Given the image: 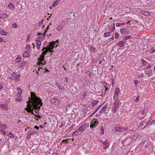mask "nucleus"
Returning a JSON list of instances; mask_svg holds the SVG:
<instances>
[{
  "label": "nucleus",
  "instance_id": "nucleus-35",
  "mask_svg": "<svg viewBox=\"0 0 155 155\" xmlns=\"http://www.w3.org/2000/svg\"><path fill=\"white\" fill-rule=\"evenodd\" d=\"M16 60L17 62H19L21 61V58L20 57H18L16 58Z\"/></svg>",
  "mask_w": 155,
  "mask_h": 155
},
{
  "label": "nucleus",
  "instance_id": "nucleus-27",
  "mask_svg": "<svg viewBox=\"0 0 155 155\" xmlns=\"http://www.w3.org/2000/svg\"><path fill=\"white\" fill-rule=\"evenodd\" d=\"M29 56V54L28 52H25L23 54V57L24 58L28 57Z\"/></svg>",
  "mask_w": 155,
  "mask_h": 155
},
{
  "label": "nucleus",
  "instance_id": "nucleus-50",
  "mask_svg": "<svg viewBox=\"0 0 155 155\" xmlns=\"http://www.w3.org/2000/svg\"><path fill=\"white\" fill-rule=\"evenodd\" d=\"M151 68V66L150 64H149L146 67V68L148 69H150Z\"/></svg>",
  "mask_w": 155,
  "mask_h": 155
},
{
  "label": "nucleus",
  "instance_id": "nucleus-8",
  "mask_svg": "<svg viewBox=\"0 0 155 155\" xmlns=\"http://www.w3.org/2000/svg\"><path fill=\"white\" fill-rule=\"evenodd\" d=\"M50 101L52 104L54 105H58L60 104L59 101L56 97H54L53 99H51Z\"/></svg>",
  "mask_w": 155,
  "mask_h": 155
},
{
  "label": "nucleus",
  "instance_id": "nucleus-44",
  "mask_svg": "<svg viewBox=\"0 0 155 155\" xmlns=\"http://www.w3.org/2000/svg\"><path fill=\"white\" fill-rule=\"evenodd\" d=\"M12 26L13 28H16L18 27V25L15 23L13 24L12 25Z\"/></svg>",
  "mask_w": 155,
  "mask_h": 155
},
{
  "label": "nucleus",
  "instance_id": "nucleus-43",
  "mask_svg": "<svg viewBox=\"0 0 155 155\" xmlns=\"http://www.w3.org/2000/svg\"><path fill=\"white\" fill-rule=\"evenodd\" d=\"M39 39H40V35H41L42 36H43V38L45 36V35H46V31H45V33H44V35H42V34H41V33H39Z\"/></svg>",
  "mask_w": 155,
  "mask_h": 155
},
{
  "label": "nucleus",
  "instance_id": "nucleus-62",
  "mask_svg": "<svg viewBox=\"0 0 155 155\" xmlns=\"http://www.w3.org/2000/svg\"><path fill=\"white\" fill-rule=\"evenodd\" d=\"M83 97L84 98L86 96V94H84L82 95Z\"/></svg>",
  "mask_w": 155,
  "mask_h": 155
},
{
  "label": "nucleus",
  "instance_id": "nucleus-61",
  "mask_svg": "<svg viewBox=\"0 0 155 155\" xmlns=\"http://www.w3.org/2000/svg\"><path fill=\"white\" fill-rule=\"evenodd\" d=\"M52 155H58V153L55 152L52 153Z\"/></svg>",
  "mask_w": 155,
  "mask_h": 155
},
{
  "label": "nucleus",
  "instance_id": "nucleus-48",
  "mask_svg": "<svg viewBox=\"0 0 155 155\" xmlns=\"http://www.w3.org/2000/svg\"><path fill=\"white\" fill-rule=\"evenodd\" d=\"M57 4H58V1H56L54 3V4H53L52 5L53 6H55L56 5H57Z\"/></svg>",
  "mask_w": 155,
  "mask_h": 155
},
{
  "label": "nucleus",
  "instance_id": "nucleus-20",
  "mask_svg": "<svg viewBox=\"0 0 155 155\" xmlns=\"http://www.w3.org/2000/svg\"><path fill=\"white\" fill-rule=\"evenodd\" d=\"M47 123L46 122H45L44 123V124H41L39 125V127L41 129H44L47 127V125L46 124Z\"/></svg>",
  "mask_w": 155,
  "mask_h": 155
},
{
  "label": "nucleus",
  "instance_id": "nucleus-63",
  "mask_svg": "<svg viewBox=\"0 0 155 155\" xmlns=\"http://www.w3.org/2000/svg\"><path fill=\"white\" fill-rule=\"evenodd\" d=\"M65 81L67 82L68 81V78L67 77H66L65 78Z\"/></svg>",
  "mask_w": 155,
  "mask_h": 155
},
{
  "label": "nucleus",
  "instance_id": "nucleus-2",
  "mask_svg": "<svg viewBox=\"0 0 155 155\" xmlns=\"http://www.w3.org/2000/svg\"><path fill=\"white\" fill-rule=\"evenodd\" d=\"M53 49H42V51H43L41 55H39V65L43 61H44V55L48 52H52V50Z\"/></svg>",
  "mask_w": 155,
  "mask_h": 155
},
{
  "label": "nucleus",
  "instance_id": "nucleus-45",
  "mask_svg": "<svg viewBox=\"0 0 155 155\" xmlns=\"http://www.w3.org/2000/svg\"><path fill=\"white\" fill-rule=\"evenodd\" d=\"M139 98H140L139 96H138L137 97V98H136V99L135 100V102H138L139 101Z\"/></svg>",
  "mask_w": 155,
  "mask_h": 155
},
{
  "label": "nucleus",
  "instance_id": "nucleus-16",
  "mask_svg": "<svg viewBox=\"0 0 155 155\" xmlns=\"http://www.w3.org/2000/svg\"><path fill=\"white\" fill-rule=\"evenodd\" d=\"M55 85L58 87V89L60 90H63L64 89V87L58 82L56 83Z\"/></svg>",
  "mask_w": 155,
  "mask_h": 155
},
{
  "label": "nucleus",
  "instance_id": "nucleus-57",
  "mask_svg": "<svg viewBox=\"0 0 155 155\" xmlns=\"http://www.w3.org/2000/svg\"><path fill=\"white\" fill-rule=\"evenodd\" d=\"M116 25L117 27H119V26H120V23H116Z\"/></svg>",
  "mask_w": 155,
  "mask_h": 155
},
{
  "label": "nucleus",
  "instance_id": "nucleus-19",
  "mask_svg": "<svg viewBox=\"0 0 155 155\" xmlns=\"http://www.w3.org/2000/svg\"><path fill=\"white\" fill-rule=\"evenodd\" d=\"M85 126H81L78 129V130L80 131L81 133H83L85 131Z\"/></svg>",
  "mask_w": 155,
  "mask_h": 155
},
{
  "label": "nucleus",
  "instance_id": "nucleus-26",
  "mask_svg": "<svg viewBox=\"0 0 155 155\" xmlns=\"http://www.w3.org/2000/svg\"><path fill=\"white\" fill-rule=\"evenodd\" d=\"M27 64V63L25 62H21L19 64V67H24Z\"/></svg>",
  "mask_w": 155,
  "mask_h": 155
},
{
  "label": "nucleus",
  "instance_id": "nucleus-54",
  "mask_svg": "<svg viewBox=\"0 0 155 155\" xmlns=\"http://www.w3.org/2000/svg\"><path fill=\"white\" fill-rule=\"evenodd\" d=\"M134 83L136 85L138 83V81L137 80H135L134 81Z\"/></svg>",
  "mask_w": 155,
  "mask_h": 155
},
{
  "label": "nucleus",
  "instance_id": "nucleus-60",
  "mask_svg": "<svg viewBox=\"0 0 155 155\" xmlns=\"http://www.w3.org/2000/svg\"><path fill=\"white\" fill-rule=\"evenodd\" d=\"M30 35L28 36V37L27 38V39H26V41L27 42H28L29 41V39H30Z\"/></svg>",
  "mask_w": 155,
  "mask_h": 155
},
{
  "label": "nucleus",
  "instance_id": "nucleus-55",
  "mask_svg": "<svg viewBox=\"0 0 155 155\" xmlns=\"http://www.w3.org/2000/svg\"><path fill=\"white\" fill-rule=\"evenodd\" d=\"M155 121L154 120H153L151 121L150 124V125L152 124H154L155 125Z\"/></svg>",
  "mask_w": 155,
  "mask_h": 155
},
{
  "label": "nucleus",
  "instance_id": "nucleus-11",
  "mask_svg": "<svg viewBox=\"0 0 155 155\" xmlns=\"http://www.w3.org/2000/svg\"><path fill=\"white\" fill-rule=\"evenodd\" d=\"M131 141V138L130 137H127V138L124 140L122 141V143H127V145H129Z\"/></svg>",
  "mask_w": 155,
  "mask_h": 155
},
{
  "label": "nucleus",
  "instance_id": "nucleus-46",
  "mask_svg": "<svg viewBox=\"0 0 155 155\" xmlns=\"http://www.w3.org/2000/svg\"><path fill=\"white\" fill-rule=\"evenodd\" d=\"M69 140V139H66L65 140H64L63 141V142H67V143H68V140Z\"/></svg>",
  "mask_w": 155,
  "mask_h": 155
},
{
  "label": "nucleus",
  "instance_id": "nucleus-4",
  "mask_svg": "<svg viewBox=\"0 0 155 155\" xmlns=\"http://www.w3.org/2000/svg\"><path fill=\"white\" fill-rule=\"evenodd\" d=\"M10 78L12 80H14L16 82H18L19 81L20 78V75L19 74H17L15 72H13Z\"/></svg>",
  "mask_w": 155,
  "mask_h": 155
},
{
  "label": "nucleus",
  "instance_id": "nucleus-36",
  "mask_svg": "<svg viewBox=\"0 0 155 155\" xmlns=\"http://www.w3.org/2000/svg\"><path fill=\"white\" fill-rule=\"evenodd\" d=\"M98 123V121H96L94 122L93 124L94 125V127H95L97 126Z\"/></svg>",
  "mask_w": 155,
  "mask_h": 155
},
{
  "label": "nucleus",
  "instance_id": "nucleus-47",
  "mask_svg": "<svg viewBox=\"0 0 155 155\" xmlns=\"http://www.w3.org/2000/svg\"><path fill=\"white\" fill-rule=\"evenodd\" d=\"M150 52L151 53H152L153 52H155V49H150Z\"/></svg>",
  "mask_w": 155,
  "mask_h": 155
},
{
  "label": "nucleus",
  "instance_id": "nucleus-6",
  "mask_svg": "<svg viewBox=\"0 0 155 155\" xmlns=\"http://www.w3.org/2000/svg\"><path fill=\"white\" fill-rule=\"evenodd\" d=\"M114 129L117 132H123L127 129V128H125L123 127H121L120 126L117 125L114 127Z\"/></svg>",
  "mask_w": 155,
  "mask_h": 155
},
{
  "label": "nucleus",
  "instance_id": "nucleus-37",
  "mask_svg": "<svg viewBox=\"0 0 155 155\" xmlns=\"http://www.w3.org/2000/svg\"><path fill=\"white\" fill-rule=\"evenodd\" d=\"M0 127L2 129H6V127L4 124H1L0 125Z\"/></svg>",
  "mask_w": 155,
  "mask_h": 155
},
{
  "label": "nucleus",
  "instance_id": "nucleus-1",
  "mask_svg": "<svg viewBox=\"0 0 155 155\" xmlns=\"http://www.w3.org/2000/svg\"><path fill=\"white\" fill-rule=\"evenodd\" d=\"M31 97H29V103H28L27 106L30 110H32L34 108H36L38 110L37 111H35L38 114V111L39 109V98L37 97L36 95L33 93L31 92ZM37 110H36L35 111Z\"/></svg>",
  "mask_w": 155,
  "mask_h": 155
},
{
  "label": "nucleus",
  "instance_id": "nucleus-15",
  "mask_svg": "<svg viewBox=\"0 0 155 155\" xmlns=\"http://www.w3.org/2000/svg\"><path fill=\"white\" fill-rule=\"evenodd\" d=\"M99 102V101H95L93 100L91 102L92 106L90 108L91 109H93V108L95 106L98 104Z\"/></svg>",
  "mask_w": 155,
  "mask_h": 155
},
{
  "label": "nucleus",
  "instance_id": "nucleus-30",
  "mask_svg": "<svg viewBox=\"0 0 155 155\" xmlns=\"http://www.w3.org/2000/svg\"><path fill=\"white\" fill-rule=\"evenodd\" d=\"M100 130L101 131L100 134H101L102 135L104 133V128L102 126L101 127V128Z\"/></svg>",
  "mask_w": 155,
  "mask_h": 155
},
{
  "label": "nucleus",
  "instance_id": "nucleus-25",
  "mask_svg": "<svg viewBox=\"0 0 155 155\" xmlns=\"http://www.w3.org/2000/svg\"><path fill=\"white\" fill-rule=\"evenodd\" d=\"M8 7L11 9H13L15 8V7L12 3H10L8 5Z\"/></svg>",
  "mask_w": 155,
  "mask_h": 155
},
{
  "label": "nucleus",
  "instance_id": "nucleus-56",
  "mask_svg": "<svg viewBox=\"0 0 155 155\" xmlns=\"http://www.w3.org/2000/svg\"><path fill=\"white\" fill-rule=\"evenodd\" d=\"M150 45L151 46H153V45H155V41H153L151 43Z\"/></svg>",
  "mask_w": 155,
  "mask_h": 155
},
{
  "label": "nucleus",
  "instance_id": "nucleus-53",
  "mask_svg": "<svg viewBox=\"0 0 155 155\" xmlns=\"http://www.w3.org/2000/svg\"><path fill=\"white\" fill-rule=\"evenodd\" d=\"M17 89L19 91H21V93H20V94H21L22 92V91L21 90V89L19 87H18L17 88Z\"/></svg>",
  "mask_w": 155,
  "mask_h": 155
},
{
  "label": "nucleus",
  "instance_id": "nucleus-7",
  "mask_svg": "<svg viewBox=\"0 0 155 155\" xmlns=\"http://www.w3.org/2000/svg\"><path fill=\"white\" fill-rule=\"evenodd\" d=\"M120 89L118 88L115 89L114 93V94L113 100L118 99V95L120 93Z\"/></svg>",
  "mask_w": 155,
  "mask_h": 155
},
{
  "label": "nucleus",
  "instance_id": "nucleus-33",
  "mask_svg": "<svg viewBox=\"0 0 155 155\" xmlns=\"http://www.w3.org/2000/svg\"><path fill=\"white\" fill-rule=\"evenodd\" d=\"M78 131H75L72 133V135L73 136H75L78 135Z\"/></svg>",
  "mask_w": 155,
  "mask_h": 155
},
{
  "label": "nucleus",
  "instance_id": "nucleus-29",
  "mask_svg": "<svg viewBox=\"0 0 155 155\" xmlns=\"http://www.w3.org/2000/svg\"><path fill=\"white\" fill-rule=\"evenodd\" d=\"M3 16L2 18H8L9 17V14H7L6 13H5L2 15Z\"/></svg>",
  "mask_w": 155,
  "mask_h": 155
},
{
  "label": "nucleus",
  "instance_id": "nucleus-18",
  "mask_svg": "<svg viewBox=\"0 0 155 155\" xmlns=\"http://www.w3.org/2000/svg\"><path fill=\"white\" fill-rule=\"evenodd\" d=\"M120 32L121 34H126L128 33V30L126 28H122L120 29Z\"/></svg>",
  "mask_w": 155,
  "mask_h": 155
},
{
  "label": "nucleus",
  "instance_id": "nucleus-3",
  "mask_svg": "<svg viewBox=\"0 0 155 155\" xmlns=\"http://www.w3.org/2000/svg\"><path fill=\"white\" fill-rule=\"evenodd\" d=\"M114 100V102L113 104V106L111 110L113 112L115 113L117 109L118 108L120 104H121V103L120 102V101L118 99Z\"/></svg>",
  "mask_w": 155,
  "mask_h": 155
},
{
  "label": "nucleus",
  "instance_id": "nucleus-17",
  "mask_svg": "<svg viewBox=\"0 0 155 155\" xmlns=\"http://www.w3.org/2000/svg\"><path fill=\"white\" fill-rule=\"evenodd\" d=\"M64 25L65 24L63 22H62L57 27L56 29L58 31H60Z\"/></svg>",
  "mask_w": 155,
  "mask_h": 155
},
{
  "label": "nucleus",
  "instance_id": "nucleus-12",
  "mask_svg": "<svg viewBox=\"0 0 155 155\" xmlns=\"http://www.w3.org/2000/svg\"><path fill=\"white\" fill-rule=\"evenodd\" d=\"M148 124V123L146 122H142L139 126L138 129L139 130H141L142 129H143Z\"/></svg>",
  "mask_w": 155,
  "mask_h": 155
},
{
  "label": "nucleus",
  "instance_id": "nucleus-23",
  "mask_svg": "<svg viewBox=\"0 0 155 155\" xmlns=\"http://www.w3.org/2000/svg\"><path fill=\"white\" fill-rule=\"evenodd\" d=\"M142 14L146 16H148L150 14V12L147 11H143L142 12Z\"/></svg>",
  "mask_w": 155,
  "mask_h": 155
},
{
  "label": "nucleus",
  "instance_id": "nucleus-28",
  "mask_svg": "<svg viewBox=\"0 0 155 155\" xmlns=\"http://www.w3.org/2000/svg\"><path fill=\"white\" fill-rule=\"evenodd\" d=\"M7 136L10 138H14L15 136L14 134H12V133H10L7 135Z\"/></svg>",
  "mask_w": 155,
  "mask_h": 155
},
{
  "label": "nucleus",
  "instance_id": "nucleus-10",
  "mask_svg": "<svg viewBox=\"0 0 155 155\" xmlns=\"http://www.w3.org/2000/svg\"><path fill=\"white\" fill-rule=\"evenodd\" d=\"M58 45L55 44V42L54 41L51 42L49 44V48L47 47L43 48H56L58 46Z\"/></svg>",
  "mask_w": 155,
  "mask_h": 155
},
{
  "label": "nucleus",
  "instance_id": "nucleus-40",
  "mask_svg": "<svg viewBox=\"0 0 155 155\" xmlns=\"http://www.w3.org/2000/svg\"><path fill=\"white\" fill-rule=\"evenodd\" d=\"M119 36V34L118 33H116L115 35V38L117 39Z\"/></svg>",
  "mask_w": 155,
  "mask_h": 155
},
{
  "label": "nucleus",
  "instance_id": "nucleus-39",
  "mask_svg": "<svg viewBox=\"0 0 155 155\" xmlns=\"http://www.w3.org/2000/svg\"><path fill=\"white\" fill-rule=\"evenodd\" d=\"M101 105H100L96 110L93 113L92 115L94 114L99 109V108L101 107Z\"/></svg>",
  "mask_w": 155,
  "mask_h": 155
},
{
  "label": "nucleus",
  "instance_id": "nucleus-14",
  "mask_svg": "<svg viewBox=\"0 0 155 155\" xmlns=\"http://www.w3.org/2000/svg\"><path fill=\"white\" fill-rule=\"evenodd\" d=\"M0 107L2 109L5 110H8V106L7 104H0Z\"/></svg>",
  "mask_w": 155,
  "mask_h": 155
},
{
  "label": "nucleus",
  "instance_id": "nucleus-13",
  "mask_svg": "<svg viewBox=\"0 0 155 155\" xmlns=\"http://www.w3.org/2000/svg\"><path fill=\"white\" fill-rule=\"evenodd\" d=\"M107 107V104H106L100 108L99 112L100 114L105 113L106 112V109Z\"/></svg>",
  "mask_w": 155,
  "mask_h": 155
},
{
  "label": "nucleus",
  "instance_id": "nucleus-52",
  "mask_svg": "<svg viewBox=\"0 0 155 155\" xmlns=\"http://www.w3.org/2000/svg\"><path fill=\"white\" fill-rule=\"evenodd\" d=\"M16 100L18 101H21V99L20 98H16Z\"/></svg>",
  "mask_w": 155,
  "mask_h": 155
},
{
  "label": "nucleus",
  "instance_id": "nucleus-31",
  "mask_svg": "<svg viewBox=\"0 0 155 155\" xmlns=\"http://www.w3.org/2000/svg\"><path fill=\"white\" fill-rule=\"evenodd\" d=\"M150 146V144L148 143H146L144 146V148L146 149H149Z\"/></svg>",
  "mask_w": 155,
  "mask_h": 155
},
{
  "label": "nucleus",
  "instance_id": "nucleus-34",
  "mask_svg": "<svg viewBox=\"0 0 155 155\" xmlns=\"http://www.w3.org/2000/svg\"><path fill=\"white\" fill-rule=\"evenodd\" d=\"M131 37V36L130 35H127L125 37H124L123 38V40H126L127 39L130 38Z\"/></svg>",
  "mask_w": 155,
  "mask_h": 155
},
{
  "label": "nucleus",
  "instance_id": "nucleus-59",
  "mask_svg": "<svg viewBox=\"0 0 155 155\" xmlns=\"http://www.w3.org/2000/svg\"><path fill=\"white\" fill-rule=\"evenodd\" d=\"M30 47L29 45H27L25 48H30Z\"/></svg>",
  "mask_w": 155,
  "mask_h": 155
},
{
  "label": "nucleus",
  "instance_id": "nucleus-49",
  "mask_svg": "<svg viewBox=\"0 0 155 155\" xmlns=\"http://www.w3.org/2000/svg\"><path fill=\"white\" fill-rule=\"evenodd\" d=\"M39 41V38H38V40L36 41L37 42V48H38V47L39 46V44H38V41Z\"/></svg>",
  "mask_w": 155,
  "mask_h": 155
},
{
  "label": "nucleus",
  "instance_id": "nucleus-41",
  "mask_svg": "<svg viewBox=\"0 0 155 155\" xmlns=\"http://www.w3.org/2000/svg\"><path fill=\"white\" fill-rule=\"evenodd\" d=\"M132 152L131 151L128 152L126 154V155H132Z\"/></svg>",
  "mask_w": 155,
  "mask_h": 155
},
{
  "label": "nucleus",
  "instance_id": "nucleus-21",
  "mask_svg": "<svg viewBox=\"0 0 155 155\" xmlns=\"http://www.w3.org/2000/svg\"><path fill=\"white\" fill-rule=\"evenodd\" d=\"M124 42L123 41H119L117 44V45L119 46L120 47H122L124 45Z\"/></svg>",
  "mask_w": 155,
  "mask_h": 155
},
{
  "label": "nucleus",
  "instance_id": "nucleus-24",
  "mask_svg": "<svg viewBox=\"0 0 155 155\" xmlns=\"http://www.w3.org/2000/svg\"><path fill=\"white\" fill-rule=\"evenodd\" d=\"M111 33V31L105 32L104 34V36L105 37H108L110 35Z\"/></svg>",
  "mask_w": 155,
  "mask_h": 155
},
{
  "label": "nucleus",
  "instance_id": "nucleus-42",
  "mask_svg": "<svg viewBox=\"0 0 155 155\" xmlns=\"http://www.w3.org/2000/svg\"><path fill=\"white\" fill-rule=\"evenodd\" d=\"M39 105L42 106L43 104L42 103V100L41 99V98H39Z\"/></svg>",
  "mask_w": 155,
  "mask_h": 155
},
{
  "label": "nucleus",
  "instance_id": "nucleus-5",
  "mask_svg": "<svg viewBox=\"0 0 155 155\" xmlns=\"http://www.w3.org/2000/svg\"><path fill=\"white\" fill-rule=\"evenodd\" d=\"M146 113L143 110H140L138 111L137 116L140 119H143L146 115Z\"/></svg>",
  "mask_w": 155,
  "mask_h": 155
},
{
  "label": "nucleus",
  "instance_id": "nucleus-51",
  "mask_svg": "<svg viewBox=\"0 0 155 155\" xmlns=\"http://www.w3.org/2000/svg\"><path fill=\"white\" fill-rule=\"evenodd\" d=\"M90 127L91 128H92L94 127V125L93 124H91L90 125Z\"/></svg>",
  "mask_w": 155,
  "mask_h": 155
},
{
  "label": "nucleus",
  "instance_id": "nucleus-9",
  "mask_svg": "<svg viewBox=\"0 0 155 155\" xmlns=\"http://www.w3.org/2000/svg\"><path fill=\"white\" fill-rule=\"evenodd\" d=\"M100 141L101 142L103 143L104 146L103 149L105 150L109 147L110 142L107 140H106L104 142H103L101 140H100Z\"/></svg>",
  "mask_w": 155,
  "mask_h": 155
},
{
  "label": "nucleus",
  "instance_id": "nucleus-64",
  "mask_svg": "<svg viewBox=\"0 0 155 155\" xmlns=\"http://www.w3.org/2000/svg\"><path fill=\"white\" fill-rule=\"evenodd\" d=\"M3 87L2 86V84H0V90Z\"/></svg>",
  "mask_w": 155,
  "mask_h": 155
},
{
  "label": "nucleus",
  "instance_id": "nucleus-32",
  "mask_svg": "<svg viewBox=\"0 0 155 155\" xmlns=\"http://www.w3.org/2000/svg\"><path fill=\"white\" fill-rule=\"evenodd\" d=\"M1 34L2 35H6L8 34V33L5 31L4 30H2L1 31Z\"/></svg>",
  "mask_w": 155,
  "mask_h": 155
},
{
  "label": "nucleus",
  "instance_id": "nucleus-58",
  "mask_svg": "<svg viewBox=\"0 0 155 155\" xmlns=\"http://www.w3.org/2000/svg\"><path fill=\"white\" fill-rule=\"evenodd\" d=\"M102 83H104L103 84L105 86L104 87H105L107 85V84L106 82H104V81H103Z\"/></svg>",
  "mask_w": 155,
  "mask_h": 155
},
{
  "label": "nucleus",
  "instance_id": "nucleus-38",
  "mask_svg": "<svg viewBox=\"0 0 155 155\" xmlns=\"http://www.w3.org/2000/svg\"><path fill=\"white\" fill-rule=\"evenodd\" d=\"M150 81L153 83H155V77L150 78Z\"/></svg>",
  "mask_w": 155,
  "mask_h": 155
},
{
  "label": "nucleus",
  "instance_id": "nucleus-22",
  "mask_svg": "<svg viewBox=\"0 0 155 155\" xmlns=\"http://www.w3.org/2000/svg\"><path fill=\"white\" fill-rule=\"evenodd\" d=\"M140 61L142 62L143 66H145L147 65L148 62L143 59H141Z\"/></svg>",
  "mask_w": 155,
  "mask_h": 155
}]
</instances>
